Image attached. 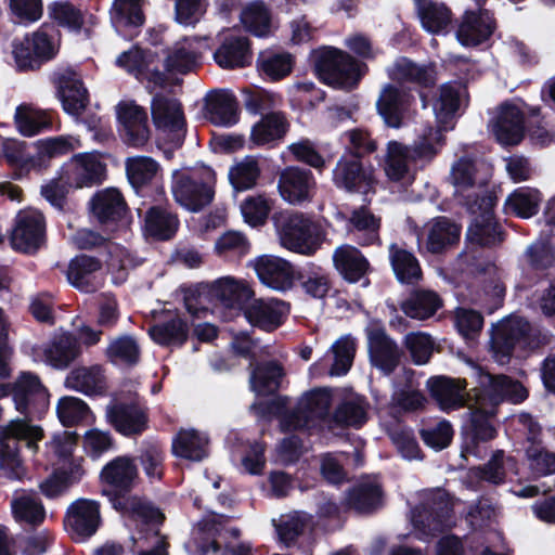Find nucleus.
I'll list each match as a JSON object with an SVG mask.
<instances>
[{"mask_svg": "<svg viewBox=\"0 0 555 555\" xmlns=\"http://www.w3.org/2000/svg\"><path fill=\"white\" fill-rule=\"evenodd\" d=\"M495 140L502 145H516L524 138V114L514 104L502 105L490 125Z\"/></svg>", "mask_w": 555, "mask_h": 555, "instance_id": "26", "label": "nucleus"}, {"mask_svg": "<svg viewBox=\"0 0 555 555\" xmlns=\"http://www.w3.org/2000/svg\"><path fill=\"white\" fill-rule=\"evenodd\" d=\"M13 249L34 254L46 244V220L43 215L34 208L20 210L14 219L10 234Z\"/></svg>", "mask_w": 555, "mask_h": 555, "instance_id": "10", "label": "nucleus"}, {"mask_svg": "<svg viewBox=\"0 0 555 555\" xmlns=\"http://www.w3.org/2000/svg\"><path fill=\"white\" fill-rule=\"evenodd\" d=\"M215 182V172L209 167L192 172L177 171L173 173L172 195L185 209L198 211L211 203Z\"/></svg>", "mask_w": 555, "mask_h": 555, "instance_id": "7", "label": "nucleus"}, {"mask_svg": "<svg viewBox=\"0 0 555 555\" xmlns=\"http://www.w3.org/2000/svg\"><path fill=\"white\" fill-rule=\"evenodd\" d=\"M107 418L125 436L142 433L147 423L145 413L135 404L116 403L107 408Z\"/></svg>", "mask_w": 555, "mask_h": 555, "instance_id": "37", "label": "nucleus"}, {"mask_svg": "<svg viewBox=\"0 0 555 555\" xmlns=\"http://www.w3.org/2000/svg\"><path fill=\"white\" fill-rule=\"evenodd\" d=\"M281 197L292 205H299L312 199L315 191V180L309 170L298 167L285 168L279 178Z\"/></svg>", "mask_w": 555, "mask_h": 555, "instance_id": "21", "label": "nucleus"}, {"mask_svg": "<svg viewBox=\"0 0 555 555\" xmlns=\"http://www.w3.org/2000/svg\"><path fill=\"white\" fill-rule=\"evenodd\" d=\"M225 517L211 514L196 522L191 531L185 548L190 553L208 554L219 551L218 537L224 529Z\"/></svg>", "mask_w": 555, "mask_h": 555, "instance_id": "24", "label": "nucleus"}, {"mask_svg": "<svg viewBox=\"0 0 555 555\" xmlns=\"http://www.w3.org/2000/svg\"><path fill=\"white\" fill-rule=\"evenodd\" d=\"M93 215L101 221H116L126 211V204L121 193L114 188L99 191L91 199Z\"/></svg>", "mask_w": 555, "mask_h": 555, "instance_id": "42", "label": "nucleus"}, {"mask_svg": "<svg viewBox=\"0 0 555 555\" xmlns=\"http://www.w3.org/2000/svg\"><path fill=\"white\" fill-rule=\"evenodd\" d=\"M541 201L539 190L526 186L518 188L506 197L504 210L506 214L527 219L538 212Z\"/></svg>", "mask_w": 555, "mask_h": 555, "instance_id": "45", "label": "nucleus"}, {"mask_svg": "<svg viewBox=\"0 0 555 555\" xmlns=\"http://www.w3.org/2000/svg\"><path fill=\"white\" fill-rule=\"evenodd\" d=\"M450 182L454 188V195L470 209L478 205L479 198L485 194V181L478 173L475 164L467 158L454 163L450 171Z\"/></svg>", "mask_w": 555, "mask_h": 555, "instance_id": "16", "label": "nucleus"}, {"mask_svg": "<svg viewBox=\"0 0 555 555\" xmlns=\"http://www.w3.org/2000/svg\"><path fill=\"white\" fill-rule=\"evenodd\" d=\"M14 119L17 130L25 137L36 135L51 125L44 112L26 104H22L16 108Z\"/></svg>", "mask_w": 555, "mask_h": 555, "instance_id": "58", "label": "nucleus"}, {"mask_svg": "<svg viewBox=\"0 0 555 555\" xmlns=\"http://www.w3.org/2000/svg\"><path fill=\"white\" fill-rule=\"evenodd\" d=\"M349 224L351 232L359 233L361 244L369 245L379 241L380 219L369 209L361 207L353 210Z\"/></svg>", "mask_w": 555, "mask_h": 555, "instance_id": "56", "label": "nucleus"}, {"mask_svg": "<svg viewBox=\"0 0 555 555\" xmlns=\"http://www.w3.org/2000/svg\"><path fill=\"white\" fill-rule=\"evenodd\" d=\"M441 306L438 295L431 291H415L401 305L403 312L413 319L431 317Z\"/></svg>", "mask_w": 555, "mask_h": 555, "instance_id": "50", "label": "nucleus"}, {"mask_svg": "<svg viewBox=\"0 0 555 555\" xmlns=\"http://www.w3.org/2000/svg\"><path fill=\"white\" fill-rule=\"evenodd\" d=\"M49 17L59 26L72 31H79L83 26V14L68 1H54L47 8Z\"/></svg>", "mask_w": 555, "mask_h": 555, "instance_id": "61", "label": "nucleus"}, {"mask_svg": "<svg viewBox=\"0 0 555 555\" xmlns=\"http://www.w3.org/2000/svg\"><path fill=\"white\" fill-rule=\"evenodd\" d=\"M473 377L480 384L485 395L476 391L474 395L475 403L469 404L472 410L470 434L462 454L480 457L482 450L479 442L489 441L495 436V429L489 420V416L494 413V408L503 400H509L514 403L521 402L528 393L519 382L505 375H491L480 367H474Z\"/></svg>", "mask_w": 555, "mask_h": 555, "instance_id": "1", "label": "nucleus"}, {"mask_svg": "<svg viewBox=\"0 0 555 555\" xmlns=\"http://www.w3.org/2000/svg\"><path fill=\"white\" fill-rule=\"evenodd\" d=\"M204 48L205 43L195 38H183L163 50L156 60L166 78L167 74H185L195 68Z\"/></svg>", "mask_w": 555, "mask_h": 555, "instance_id": "13", "label": "nucleus"}, {"mask_svg": "<svg viewBox=\"0 0 555 555\" xmlns=\"http://www.w3.org/2000/svg\"><path fill=\"white\" fill-rule=\"evenodd\" d=\"M494 21L487 10L467 11L456 31L457 40L466 47L486 41L493 33Z\"/></svg>", "mask_w": 555, "mask_h": 555, "instance_id": "29", "label": "nucleus"}, {"mask_svg": "<svg viewBox=\"0 0 555 555\" xmlns=\"http://www.w3.org/2000/svg\"><path fill=\"white\" fill-rule=\"evenodd\" d=\"M67 280L80 292L93 293L103 285L102 264L93 257L78 256L69 262Z\"/></svg>", "mask_w": 555, "mask_h": 555, "instance_id": "27", "label": "nucleus"}, {"mask_svg": "<svg viewBox=\"0 0 555 555\" xmlns=\"http://www.w3.org/2000/svg\"><path fill=\"white\" fill-rule=\"evenodd\" d=\"M288 122L279 112L263 115L250 129L248 147L272 146L287 132Z\"/></svg>", "mask_w": 555, "mask_h": 555, "instance_id": "31", "label": "nucleus"}, {"mask_svg": "<svg viewBox=\"0 0 555 555\" xmlns=\"http://www.w3.org/2000/svg\"><path fill=\"white\" fill-rule=\"evenodd\" d=\"M314 64L318 75L325 83L340 89L357 86L366 72V65L354 60L347 52L323 47L314 52Z\"/></svg>", "mask_w": 555, "mask_h": 555, "instance_id": "5", "label": "nucleus"}, {"mask_svg": "<svg viewBox=\"0 0 555 555\" xmlns=\"http://www.w3.org/2000/svg\"><path fill=\"white\" fill-rule=\"evenodd\" d=\"M467 237L482 246H492L503 240L500 228L489 211L482 215L481 221L476 220L469 227Z\"/></svg>", "mask_w": 555, "mask_h": 555, "instance_id": "64", "label": "nucleus"}, {"mask_svg": "<svg viewBox=\"0 0 555 555\" xmlns=\"http://www.w3.org/2000/svg\"><path fill=\"white\" fill-rule=\"evenodd\" d=\"M125 166L128 180L134 188L151 182L159 170L158 163L149 156L128 157Z\"/></svg>", "mask_w": 555, "mask_h": 555, "instance_id": "59", "label": "nucleus"}, {"mask_svg": "<svg viewBox=\"0 0 555 555\" xmlns=\"http://www.w3.org/2000/svg\"><path fill=\"white\" fill-rule=\"evenodd\" d=\"M261 169L255 156H246L229 169V180L236 191H246L254 188Z\"/></svg>", "mask_w": 555, "mask_h": 555, "instance_id": "55", "label": "nucleus"}, {"mask_svg": "<svg viewBox=\"0 0 555 555\" xmlns=\"http://www.w3.org/2000/svg\"><path fill=\"white\" fill-rule=\"evenodd\" d=\"M156 59V52L143 51L139 47H133L122 52L117 57L116 63L138 79L146 81L149 87L154 89L162 88L167 83Z\"/></svg>", "mask_w": 555, "mask_h": 555, "instance_id": "12", "label": "nucleus"}, {"mask_svg": "<svg viewBox=\"0 0 555 555\" xmlns=\"http://www.w3.org/2000/svg\"><path fill=\"white\" fill-rule=\"evenodd\" d=\"M214 57L223 68L245 66L249 61L247 39L243 37L227 38L215 52Z\"/></svg>", "mask_w": 555, "mask_h": 555, "instance_id": "48", "label": "nucleus"}, {"mask_svg": "<svg viewBox=\"0 0 555 555\" xmlns=\"http://www.w3.org/2000/svg\"><path fill=\"white\" fill-rule=\"evenodd\" d=\"M55 85L64 111L69 115L79 116L89 102L88 91L80 76L72 69H64L56 75Z\"/></svg>", "mask_w": 555, "mask_h": 555, "instance_id": "25", "label": "nucleus"}, {"mask_svg": "<svg viewBox=\"0 0 555 555\" xmlns=\"http://www.w3.org/2000/svg\"><path fill=\"white\" fill-rule=\"evenodd\" d=\"M0 438V473L8 479L22 480L27 475V469L20 456L15 440H23L29 449L36 448L43 437L39 426L30 424L26 420L11 421L1 431Z\"/></svg>", "mask_w": 555, "mask_h": 555, "instance_id": "4", "label": "nucleus"}, {"mask_svg": "<svg viewBox=\"0 0 555 555\" xmlns=\"http://www.w3.org/2000/svg\"><path fill=\"white\" fill-rule=\"evenodd\" d=\"M80 353L77 340L69 334H60L42 350L43 361L52 367H67Z\"/></svg>", "mask_w": 555, "mask_h": 555, "instance_id": "38", "label": "nucleus"}, {"mask_svg": "<svg viewBox=\"0 0 555 555\" xmlns=\"http://www.w3.org/2000/svg\"><path fill=\"white\" fill-rule=\"evenodd\" d=\"M437 499L433 511L415 508L412 512V524L421 540L435 537L451 527V511L454 504L443 492H438Z\"/></svg>", "mask_w": 555, "mask_h": 555, "instance_id": "18", "label": "nucleus"}, {"mask_svg": "<svg viewBox=\"0 0 555 555\" xmlns=\"http://www.w3.org/2000/svg\"><path fill=\"white\" fill-rule=\"evenodd\" d=\"M412 98L392 85H386L376 102L377 111L385 124L392 128L401 127Z\"/></svg>", "mask_w": 555, "mask_h": 555, "instance_id": "32", "label": "nucleus"}, {"mask_svg": "<svg viewBox=\"0 0 555 555\" xmlns=\"http://www.w3.org/2000/svg\"><path fill=\"white\" fill-rule=\"evenodd\" d=\"M459 107L457 91L451 85L440 88L439 98L434 103L438 128L426 127L418 139L410 146L415 163L427 164L434 159L443 145L441 130L452 128L454 114Z\"/></svg>", "mask_w": 555, "mask_h": 555, "instance_id": "2", "label": "nucleus"}, {"mask_svg": "<svg viewBox=\"0 0 555 555\" xmlns=\"http://www.w3.org/2000/svg\"><path fill=\"white\" fill-rule=\"evenodd\" d=\"M411 149L398 141L387 143L383 168L387 178L391 181L410 182L414 177Z\"/></svg>", "mask_w": 555, "mask_h": 555, "instance_id": "30", "label": "nucleus"}, {"mask_svg": "<svg viewBox=\"0 0 555 555\" xmlns=\"http://www.w3.org/2000/svg\"><path fill=\"white\" fill-rule=\"evenodd\" d=\"M260 282L267 287L285 292L293 287L297 278L294 266L274 255H261L249 262Z\"/></svg>", "mask_w": 555, "mask_h": 555, "instance_id": "15", "label": "nucleus"}, {"mask_svg": "<svg viewBox=\"0 0 555 555\" xmlns=\"http://www.w3.org/2000/svg\"><path fill=\"white\" fill-rule=\"evenodd\" d=\"M11 505L14 517L20 521L39 524L44 519V508L31 492L16 491Z\"/></svg>", "mask_w": 555, "mask_h": 555, "instance_id": "52", "label": "nucleus"}, {"mask_svg": "<svg viewBox=\"0 0 555 555\" xmlns=\"http://www.w3.org/2000/svg\"><path fill=\"white\" fill-rule=\"evenodd\" d=\"M272 221L281 246L293 253L310 256L323 242L319 225L301 212L282 210Z\"/></svg>", "mask_w": 555, "mask_h": 555, "instance_id": "3", "label": "nucleus"}, {"mask_svg": "<svg viewBox=\"0 0 555 555\" xmlns=\"http://www.w3.org/2000/svg\"><path fill=\"white\" fill-rule=\"evenodd\" d=\"M143 0H115L112 18L119 30L124 28H137L144 22L141 11Z\"/></svg>", "mask_w": 555, "mask_h": 555, "instance_id": "60", "label": "nucleus"}, {"mask_svg": "<svg viewBox=\"0 0 555 555\" xmlns=\"http://www.w3.org/2000/svg\"><path fill=\"white\" fill-rule=\"evenodd\" d=\"M101 524L100 505L96 501L78 499L66 512L64 525L73 539L83 540L93 535Z\"/></svg>", "mask_w": 555, "mask_h": 555, "instance_id": "17", "label": "nucleus"}, {"mask_svg": "<svg viewBox=\"0 0 555 555\" xmlns=\"http://www.w3.org/2000/svg\"><path fill=\"white\" fill-rule=\"evenodd\" d=\"M140 353L139 344L129 335L112 339L105 351L107 359L116 365H134L140 359Z\"/></svg>", "mask_w": 555, "mask_h": 555, "instance_id": "54", "label": "nucleus"}, {"mask_svg": "<svg viewBox=\"0 0 555 555\" xmlns=\"http://www.w3.org/2000/svg\"><path fill=\"white\" fill-rule=\"evenodd\" d=\"M241 22L246 30L255 36L263 37L271 33V15L264 3L261 1H255L247 4L242 10Z\"/></svg>", "mask_w": 555, "mask_h": 555, "instance_id": "53", "label": "nucleus"}, {"mask_svg": "<svg viewBox=\"0 0 555 555\" xmlns=\"http://www.w3.org/2000/svg\"><path fill=\"white\" fill-rule=\"evenodd\" d=\"M461 228L446 217H437L426 222L417 235L420 246L431 254H439L455 245L460 240Z\"/></svg>", "mask_w": 555, "mask_h": 555, "instance_id": "22", "label": "nucleus"}, {"mask_svg": "<svg viewBox=\"0 0 555 555\" xmlns=\"http://www.w3.org/2000/svg\"><path fill=\"white\" fill-rule=\"evenodd\" d=\"M333 181L337 188L348 192L366 193L373 183V176L362 168L358 158L343 157L333 171Z\"/></svg>", "mask_w": 555, "mask_h": 555, "instance_id": "28", "label": "nucleus"}, {"mask_svg": "<svg viewBox=\"0 0 555 555\" xmlns=\"http://www.w3.org/2000/svg\"><path fill=\"white\" fill-rule=\"evenodd\" d=\"M279 539L286 545L295 541V539L310 530L312 527V518L302 512H293L280 516L278 520L273 519Z\"/></svg>", "mask_w": 555, "mask_h": 555, "instance_id": "51", "label": "nucleus"}, {"mask_svg": "<svg viewBox=\"0 0 555 555\" xmlns=\"http://www.w3.org/2000/svg\"><path fill=\"white\" fill-rule=\"evenodd\" d=\"M65 386L86 395H95L104 390L105 376L99 365L80 366L69 372L65 378Z\"/></svg>", "mask_w": 555, "mask_h": 555, "instance_id": "43", "label": "nucleus"}, {"mask_svg": "<svg viewBox=\"0 0 555 555\" xmlns=\"http://www.w3.org/2000/svg\"><path fill=\"white\" fill-rule=\"evenodd\" d=\"M40 27L38 30L15 39L12 44V54L18 69H33L39 61H48L56 55L60 49L59 34L53 29Z\"/></svg>", "mask_w": 555, "mask_h": 555, "instance_id": "8", "label": "nucleus"}, {"mask_svg": "<svg viewBox=\"0 0 555 555\" xmlns=\"http://www.w3.org/2000/svg\"><path fill=\"white\" fill-rule=\"evenodd\" d=\"M389 259L392 270L401 283L410 284L421 279L422 270L417 259L412 253L396 244H391L389 247Z\"/></svg>", "mask_w": 555, "mask_h": 555, "instance_id": "49", "label": "nucleus"}, {"mask_svg": "<svg viewBox=\"0 0 555 555\" xmlns=\"http://www.w3.org/2000/svg\"><path fill=\"white\" fill-rule=\"evenodd\" d=\"M427 386L431 396L438 402L439 406L444 410H455L465 404L475 403V392L485 395L483 389L478 383V387L467 392L465 379L450 378L444 376L433 377L428 379Z\"/></svg>", "mask_w": 555, "mask_h": 555, "instance_id": "14", "label": "nucleus"}, {"mask_svg": "<svg viewBox=\"0 0 555 555\" xmlns=\"http://www.w3.org/2000/svg\"><path fill=\"white\" fill-rule=\"evenodd\" d=\"M138 477L137 465L127 456H118L107 463L102 472V481L117 491L129 490Z\"/></svg>", "mask_w": 555, "mask_h": 555, "instance_id": "41", "label": "nucleus"}, {"mask_svg": "<svg viewBox=\"0 0 555 555\" xmlns=\"http://www.w3.org/2000/svg\"><path fill=\"white\" fill-rule=\"evenodd\" d=\"M418 15L422 26L429 33L443 31L452 21L450 9L441 2L417 0Z\"/></svg>", "mask_w": 555, "mask_h": 555, "instance_id": "47", "label": "nucleus"}, {"mask_svg": "<svg viewBox=\"0 0 555 555\" xmlns=\"http://www.w3.org/2000/svg\"><path fill=\"white\" fill-rule=\"evenodd\" d=\"M13 396L16 409L21 412L26 411L31 402L46 404L48 401L47 389L39 377L30 372H22L18 375L14 383Z\"/></svg>", "mask_w": 555, "mask_h": 555, "instance_id": "39", "label": "nucleus"}, {"mask_svg": "<svg viewBox=\"0 0 555 555\" xmlns=\"http://www.w3.org/2000/svg\"><path fill=\"white\" fill-rule=\"evenodd\" d=\"M204 117L217 126L229 127L237 122V103L227 91L210 92L205 98Z\"/></svg>", "mask_w": 555, "mask_h": 555, "instance_id": "36", "label": "nucleus"}, {"mask_svg": "<svg viewBox=\"0 0 555 555\" xmlns=\"http://www.w3.org/2000/svg\"><path fill=\"white\" fill-rule=\"evenodd\" d=\"M283 376L282 367L274 362L256 367L250 376V386L258 396H267L275 392Z\"/></svg>", "mask_w": 555, "mask_h": 555, "instance_id": "57", "label": "nucleus"}, {"mask_svg": "<svg viewBox=\"0 0 555 555\" xmlns=\"http://www.w3.org/2000/svg\"><path fill=\"white\" fill-rule=\"evenodd\" d=\"M367 409L369 404L363 397L350 396L332 414V427L334 425L360 427L367 420Z\"/></svg>", "mask_w": 555, "mask_h": 555, "instance_id": "46", "label": "nucleus"}, {"mask_svg": "<svg viewBox=\"0 0 555 555\" xmlns=\"http://www.w3.org/2000/svg\"><path fill=\"white\" fill-rule=\"evenodd\" d=\"M272 201L264 195H249L240 205L244 221L250 227L266 223L272 209Z\"/></svg>", "mask_w": 555, "mask_h": 555, "instance_id": "62", "label": "nucleus"}, {"mask_svg": "<svg viewBox=\"0 0 555 555\" xmlns=\"http://www.w3.org/2000/svg\"><path fill=\"white\" fill-rule=\"evenodd\" d=\"M332 401V390L328 388H315L304 393L295 410L282 416V429H309L317 426L332 428L333 418L328 413Z\"/></svg>", "mask_w": 555, "mask_h": 555, "instance_id": "6", "label": "nucleus"}, {"mask_svg": "<svg viewBox=\"0 0 555 555\" xmlns=\"http://www.w3.org/2000/svg\"><path fill=\"white\" fill-rule=\"evenodd\" d=\"M116 111L125 142L133 147L144 146L151 134L144 108L134 102L124 101Z\"/></svg>", "mask_w": 555, "mask_h": 555, "instance_id": "20", "label": "nucleus"}, {"mask_svg": "<svg viewBox=\"0 0 555 555\" xmlns=\"http://www.w3.org/2000/svg\"><path fill=\"white\" fill-rule=\"evenodd\" d=\"M365 333L370 363L383 374H391L400 364L402 350L378 321H370Z\"/></svg>", "mask_w": 555, "mask_h": 555, "instance_id": "11", "label": "nucleus"}, {"mask_svg": "<svg viewBox=\"0 0 555 555\" xmlns=\"http://www.w3.org/2000/svg\"><path fill=\"white\" fill-rule=\"evenodd\" d=\"M286 305L276 299L254 300L244 311L247 321L264 331H273L283 323Z\"/></svg>", "mask_w": 555, "mask_h": 555, "instance_id": "34", "label": "nucleus"}, {"mask_svg": "<svg viewBox=\"0 0 555 555\" xmlns=\"http://www.w3.org/2000/svg\"><path fill=\"white\" fill-rule=\"evenodd\" d=\"M388 75L398 82H410L428 87L436 81V70L433 64H420L409 57L400 56L388 68Z\"/></svg>", "mask_w": 555, "mask_h": 555, "instance_id": "35", "label": "nucleus"}, {"mask_svg": "<svg viewBox=\"0 0 555 555\" xmlns=\"http://www.w3.org/2000/svg\"><path fill=\"white\" fill-rule=\"evenodd\" d=\"M212 294L225 307L240 308L253 296V291L245 281L224 276L215 282Z\"/></svg>", "mask_w": 555, "mask_h": 555, "instance_id": "44", "label": "nucleus"}, {"mask_svg": "<svg viewBox=\"0 0 555 555\" xmlns=\"http://www.w3.org/2000/svg\"><path fill=\"white\" fill-rule=\"evenodd\" d=\"M171 449L177 457L199 462L208 455L209 438L194 428H181L172 438Z\"/></svg>", "mask_w": 555, "mask_h": 555, "instance_id": "33", "label": "nucleus"}, {"mask_svg": "<svg viewBox=\"0 0 555 555\" xmlns=\"http://www.w3.org/2000/svg\"><path fill=\"white\" fill-rule=\"evenodd\" d=\"M530 331L529 323L520 317H511L500 322L495 326L491 339L494 359L504 364L513 348L521 341L526 343Z\"/></svg>", "mask_w": 555, "mask_h": 555, "instance_id": "19", "label": "nucleus"}, {"mask_svg": "<svg viewBox=\"0 0 555 555\" xmlns=\"http://www.w3.org/2000/svg\"><path fill=\"white\" fill-rule=\"evenodd\" d=\"M105 166L93 153L75 155L64 167L62 179L69 186L83 188L101 181Z\"/></svg>", "mask_w": 555, "mask_h": 555, "instance_id": "23", "label": "nucleus"}, {"mask_svg": "<svg viewBox=\"0 0 555 555\" xmlns=\"http://www.w3.org/2000/svg\"><path fill=\"white\" fill-rule=\"evenodd\" d=\"M334 266L349 282L359 281L367 271L369 262L359 249L341 245L333 254Z\"/></svg>", "mask_w": 555, "mask_h": 555, "instance_id": "40", "label": "nucleus"}, {"mask_svg": "<svg viewBox=\"0 0 555 555\" xmlns=\"http://www.w3.org/2000/svg\"><path fill=\"white\" fill-rule=\"evenodd\" d=\"M178 228L176 216L164 209L153 207L149 210L145 218L146 232L159 240L169 238Z\"/></svg>", "mask_w": 555, "mask_h": 555, "instance_id": "63", "label": "nucleus"}, {"mask_svg": "<svg viewBox=\"0 0 555 555\" xmlns=\"http://www.w3.org/2000/svg\"><path fill=\"white\" fill-rule=\"evenodd\" d=\"M151 115L160 140L179 146L185 137V118L180 102L171 96L156 95L151 102Z\"/></svg>", "mask_w": 555, "mask_h": 555, "instance_id": "9", "label": "nucleus"}]
</instances>
